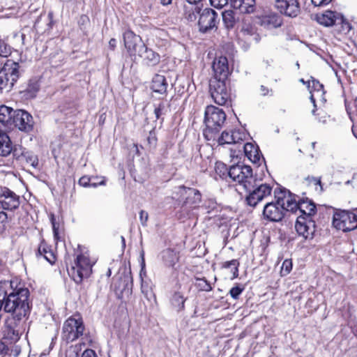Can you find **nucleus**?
<instances>
[{
    "label": "nucleus",
    "mask_w": 357,
    "mask_h": 357,
    "mask_svg": "<svg viewBox=\"0 0 357 357\" xmlns=\"http://www.w3.org/2000/svg\"><path fill=\"white\" fill-rule=\"evenodd\" d=\"M31 310L29 303V291L26 288L13 289L10 293L6 291L4 312L11 313L13 319L21 322L26 319Z\"/></svg>",
    "instance_id": "nucleus-1"
},
{
    "label": "nucleus",
    "mask_w": 357,
    "mask_h": 357,
    "mask_svg": "<svg viewBox=\"0 0 357 357\" xmlns=\"http://www.w3.org/2000/svg\"><path fill=\"white\" fill-rule=\"evenodd\" d=\"M225 120L226 114L222 109L213 105L207 106L204 112V123L206 126L203 133L204 137L208 141L215 140Z\"/></svg>",
    "instance_id": "nucleus-2"
},
{
    "label": "nucleus",
    "mask_w": 357,
    "mask_h": 357,
    "mask_svg": "<svg viewBox=\"0 0 357 357\" xmlns=\"http://www.w3.org/2000/svg\"><path fill=\"white\" fill-rule=\"evenodd\" d=\"M20 75L19 63L11 59L7 60L0 70V91H10Z\"/></svg>",
    "instance_id": "nucleus-3"
},
{
    "label": "nucleus",
    "mask_w": 357,
    "mask_h": 357,
    "mask_svg": "<svg viewBox=\"0 0 357 357\" xmlns=\"http://www.w3.org/2000/svg\"><path fill=\"white\" fill-rule=\"evenodd\" d=\"M228 175L245 190H250L255 187L256 179L253 177L252 169L248 165H232L229 168Z\"/></svg>",
    "instance_id": "nucleus-4"
},
{
    "label": "nucleus",
    "mask_w": 357,
    "mask_h": 357,
    "mask_svg": "<svg viewBox=\"0 0 357 357\" xmlns=\"http://www.w3.org/2000/svg\"><path fill=\"white\" fill-rule=\"evenodd\" d=\"M92 271L89 256L80 254L77 256L75 265L68 268L69 276L77 284H80L84 278L90 275Z\"/></svg>",
    "instance_id": "nucleus-5"
},
{
    "label": "nucleus",
    "mask_w": 357,
    "mask_h": 357,
    "mask_svg": "<svg viewBox=\"0 0 357 357\" xmlns=\"http://www.w3.org/2000/svg\"><path fill=\"white\" fill-rule=\"evenodd\" d=\"M84 326L83 320L79 314L69 317L63 324L62 336L68 342L78 339L83 335Z\"/></svg>",
    "instance_id": "nucleus-6"
},
{
    "label": "nucleus",
    "mask_w": 357,
    "mask_h": 357,
    "mask_svg": "<svg viewBox=\"0 0 357 357\" xmlns=\"http://www.w3.org/2000/svg\"><path fill=\"white\" fill-rule=\"evenodd\" d=\"M333 226L344 232L351 231L357 228V214L347 211H337L333 215Z\"/></svg>",
    "instance_id": "nucleus-7"
},
{
    "label": "nucleus",
    "mask_w": 357,
    "mask_h": 357,
    "mask_svg": "<svg viewBox=\"0 0 357 357\" xmlns=\"http://www.w3.org/2000/svg\"><path fill=\"white\" fill-rule=\"evenodd\" d=\"M210 93L214 102L219 105H225L231 100L230 92L227 82L210 80Z\"/></svg>",
    "instance_id": "nucleus-8"
},
{
    "label": "nucleus",
    "mask_w": 357,
    "mask_h": 357,
    "mask_svg": "<svg viewBox=\"0 0 357 357\" xmlns=\"http://www.w3.org/2000/svg\"><path fill=\"white\" fill-rule=\"evenodd\" d=\"M272 186L267 183L259 185L255 183V187L250 190H245L248 195L245 197V202L248 205L255 207L257 204L271 195Z\"/></svg>",
    "instance_id": "nucleus-9"
},
{
    "label": "nucleus",
    "mask_w": 357,
    "mask_h": 357,
    "mask_svg": "<svg viewBox=\"0 0 357 357\" xmlns=\"http://www.w3.org/2000/svg\"><path fill=\"white\" fill-rule=\"evenodd\" d=\"M33 120L32 116L27 112L22 109L15 110L12 120V128H17L26 132L32 130Z\"/></svg>",
    "instance_id": "nucleus-10"
},
{
    "label": "nucleus",
    "mask_w": 357,
    "mask_h": 357,
    "mask_svg": "<svg viewBox=\"0 0 357 357\" xmlns=\"http://www.w3.org/2000/svg\"><path fill=\"white\" fill-rule=\"evenodd\" d=\"M179 193L181 195H187L185 201L181 206L182 212L186 211L188 207L192 208L198 207L202 202V195L198 190L181 185L179 186Z\"/></svg>",
    "instance_id": "nucleus-11"
},
{
    "label": "nucleus",
    "mask_w": 357,
    "mask_h": 357,
    "mask_svg": "<svg viewBox=\"0 0 357 357\" xmlns=\"http://www.w3.org/2000/svg\"><path fill=\"white\" fill-rule=\"evenodd\" d=\"M315 227V222L307 217H298L295 224L297 234L305 240L313 238Z\"/></svg>",
    "instance_id": "nucleus-12"
},
{
    "label": "nucleus",
    "mask_w": 357,
    "mask_h": 357,
    "mask_svg": "<svg viewBox=\"0 0 357 357\" xmlns=\"http://www.w3.org/2000/svg\"><path fill=\"white\" fill-rule=\"evenodd\" d=\"M20 325L16 319H6L2 331L3 340L10 344L17 342L20 339Z\"/></svg>",
    "instance_id": "nucleus-13"
},
{
    "label": "nucleus",
    "mask_w": 357,
    "mask_h": 357,
    "mask_svg": "<svg viewBox=\"0 0 357 357\" xmlns=\"http://www.w3.org/2000/svg\"><path fill=\"white\" fill-rule=\"evenodd\" d=\"M280 192L278 190H274L275 198L278 200V204L280 205L286 211L296 212V206L298 202L296 201L294 197H292L291 193L285 188H280Z\"/></svg>",
    "instance_id": "nucleus-14"
},
{
    "label": "nucleus",
    "mask_w": 357,
    "mask_h": 357,
    "mask_svg": "<svg viewBox=\"0 0 357 357\" xmlns=\"http://www.w3.org/2000/svg\"><path fill=\"white\" fill-rule=\"evenodd\" d=\"M20 197L8 188H1L0 207L4 210L13 211L20 206Z\"/></svg>",
    "instance_id": "nucleus-15"
},
{
    "label": "nucleus",
    "mask_w": 357,
    "mask_h": 357,
    "mask_svg": "<svg viewBox=\"0 0 357 357\" xmlns=\"http://www.w3.org/2000/svg\"><path fill=\"white\" fill-rule=\"evenodd\" d=\"M214 76L211 80L227 82L229 74L228 60L226 56L215 58L212 65Z\"/></svg>",
    "instance_id": "nucleus-16"
},
{
    "label": "nucleus",
    "mask_w": 357,
    "mask_h": 357,
    "mask_svg": "<svg viewBox=\"0 0 357 357\" xmlns=\"http://www.w3.org/2000/svg\"><path fill=\"white\" fill-rule=\"evenodd\" d=\"M218 15L211 8H205L200 13L198 25L199 31L206 33L215 26Z\"/></svg>",
    "instance_id": "nucleus-17"
},
{
    "label": "nucleus",
    "mask_w": 357,
    "mask_h": 357,
    "mask_svg": "<svg viewBox=\"0 0 357 357\" xmlns=\"http://www.w3.org/2000/svg\"><path fill=\"white\" fill-rule=\"evenodd\" d=\"M284 211L278 204V200L266 203L264 207L263 215L264 219L271 222H280L284 216Z\"/></svg>",
    "instance_id": "nucleus-18"
},
{
    "label": "nucleus",
    "mask_w": 357,
    "mask_h": 357,
    "mask_svg": "<svg viewBox=\"0 0 357 357\" xmlns=\"http://www.w3.org/2000/svg\"><path fill=\"white\" fill-rule=\"evenodd\" d=\"M275 6L281 13L288 17H295L300 13L297 0H275Z\"/></svg>",
    "instance_id": "nucleus-19"
},
{
    "label": "nucleus",
    "mask_w": 357,
    "mask_h": 357,
    "mask_svg": "<svg viewBox=\"0 0 357 357\" xmlns=\"http://www.w3.org/2000/svg\"><path fill=\"white\" fill-rule=\"evenodd\" d=\"M132 47L138 52L139 56L146 61L147 65L155 66L159 63L160 54L148 46H132Z\"/></svg>",
    "instance_id": "nucleus-20"
},
{
    "label": "nucleus",
    "mask_w": 357,
    "mask_h": 357,
    "mask_svg": "<svg viewBox=\"0 0 357 357\" xmlns=\"http://www.w3.org/2000/svg\"><path fill=\"white\" fill-rule=\"evenodd\" d=\"M341 19L342 14L340 13L332 10H326L316 15L317 22L325 26H335L337 22L341 21Z\"/></svg>",
    "instance_id": "nucleus-21"
},
{
    "label": "nucleus",
    "mask_w": 357,
    "mask_h": 357,
    "mask_svg": "<svg viewBox=\"0 0 357 357\" xmlns=\"http://www.w3.org/2000/svg\"><path fill=\"white\" fill-rule=\"evenodd\" d=\"M298 211L300 215L298 217H307L312 219V215L316 213V206L314 203L306 198L298 201L296 211Z\"/></svg>",
    "instance_id": "nucleus-22"
},
{
    "label": "nucleus",
    "mask_w": 357,
    "mask_h": 357,
    "mask_svg": "<svg viewBox=\"0 0 357 357\" xmlns=\"http://www.w3.org/2000/svg\"><path fill=\"white\" fill-rule=\"evenodd\" d=\"M160 255L164 265L167 267L174 268L179 260V252L171 248L164 250Z\"/></svg>",
    "instance_id": "nucleus-23"
},
{
    "label": "nucleus",
    "mask_w": 357,
    "mask_h": 357,
    "mask_svg": "<svg viewBox=\"0 0 357 357\" xmlns=\"http://www.w3.org/2000/svg\"><path fill=\"white\" fill-rule=\"evenodd\" d=\"M36 257L38 259L43 258L45 259L51 264H53L56 259L55 255L52 249L44 241H41L38 248Z\"/></svg>",
    "instance_id": "nucleus-24"
},
{
    "label": "nucleus",
    "mask_w": 357,
    "mask_h": 357,
    "mask_svg": "<svg viewBox=\"0 0 357 357\" xmlns=\"http://www.w3.org/2000/svg\"><path fill=\"white\" fill-rule=\"evenodd\" d=\"M15 111L6 105L0 106V123L6 129H12V120Z\"/></svg>",
    "instance_id": "nucleus-25"
},
{
    "label": "nucleus",
    "mask_w": 357,
    "mask_h": 357,
    "mask_svg": "<svg viewBox=\"0 0 357 357\" xmlns=\"http://www.w3.org/2000/svg\"><path fill=\"white\" fill-rule=\"evenodd\" d=\"M231 6L241 13H250L255 10V0H230Z\"/></svg>",
    "instance_id": "nucleus-26"
},
{
    "label": "nucleus",
    "mask_w": 357,
    "mask_h": 357,
    "mask_svg": "<svg viewBox=\"0 0 357 357\" xmlns=\"http://www.w3.org/2000/svg\"><path fill=\"white\" fill-rule=\"evenodd\" d=\"M167 85L165 76L155 75L152 79L151 88L155 93L165 95L167 93Z\"/></svg>",
    "instance_id": "nucleus-27"
},
{
    "label": "nucleus",
    "mask_w": 357,
    "mask_h": 357,
    "mask_svg": "<svg viewBox=\"0 0 357 357\" xmlns=\"http://www.w3.org/2000/svg\"><path fill=\"white\" fill-rule=\"evenodd\" d=\"M244 152L245 155L254 163L259 161L261 155L259 149L252 143H246L244 146Z\"/></svg>",
    "instance_id": "nucleus-28"
},
{
    "label": "nucleus",
    "mask_w": 357,
    "mask_h": 357,
    "mask_svg": "<svg viewBox=\"0 0 357 357\" xmlns=\"http://www.w3.org/2000/svg\"><path fill=\"white\" fill-rule=\"evenodd\" d=\"M261 24L268 28H277L281 26L282 19L277 14L265 15L261 20Z\"/></svg>",
    "instance_id": "nucleus-29"
},
{
    "label": "nucleus",
    "mask_w": 357,
    "mask_h": 357,
    "mask_svg": "<svg viewBox=\"0 0 357 357\" xmlns=\"http://www.w3.org/2000/svg\"><path fill=\"white\" fill-rule=\"evenodd\" d=\"M13 148L9 137L4 132H0V155L6 156L10 153Z\"/></svg>",
    "instance_id": "nucleus-30"
},
{
    "label": "nucleus",
    "mask_w": 357,
    "mask_h": 357,
    "mask_svg": "<svg viewBox=\"0 0 357 357\" xmlns=\"http://www.w3.org/2000/svg\"><path fill=\"white\" fill-rule=\"evenodd\" d=\"M40 89V84L37 79H30L26 89L24 91V96L27 98H33L36 96Z\"/></svg>",
    "instance_id": "nucleus-31"
},
{
    "label": "nucleus",
    "mask_w": 357,
    "mask_h": 357,
    "mask_svg": "<svg viewBox=\"0 0 357 357\" xmlns=\"http://www.w3.org/2000/svg\"><path fill=\"white\" fill-rule=\"evenodd\" d=\"M185 300L186 298L180 292H175L172 296L171 303L177 312H181L185 308Z\"/></svg>",
    "instance_id": "nucleus-32"
},
{
    "label": "nucleus",
    "mask_w": 357,
    "mask_h": 357,
    "mask_svg": "<svg viewBox=\"0 0 357 357\" xmlns=\"http://www.w3.org/2000/svg\"><path fill=\"white\" fill-rule=\"evenodd\" d=\"M222 15L225 26L227 29L233 28L236 22L235 12L231 10H227L224 11Z\"/></svg>",
    "instance_id": "nucleus-33"
},
{
    "label": "nucleus",
    "mask_w": 357,
    "mask_h": 357,
    "mask_svg": "<svg viewBox=\"0 0 357 357\" xmlns=\"http://www.w3.org/2000/svg\"><path fill=\"white\" fill-rule=\"evenodd\" d=\"M236 132H227L224 131L222 132L220 137L218 138V142L219 144H234L236 143L238 139H236Z\"/></svg>",
    "instance_id": "nucleus-34"
},
{
    "label": "nucleus",
    "mask_w": 357,
    "mask_h": 357,
    "mask_svg": "<svg viewBox=\"0 0 357 357\" xmlns=\"http://www.w3.org/2000/svg\"><path fill=\"white\" fill-rule=\"evenodd\" d=\"M22 158H24L26 162L30 164L33 168H38L39 161L38 156L33 154L31 151H22L21 153Z\"/></svg>",
    "instance_id": "nucleus-35"
},
{
    "label": "nucleus",
    "mask_w": 357,
    "mask_h": 357,
    "mask_svg": "<svg viewBox=\"0 0 357 357\" xmlns=\"http://www.w3.org/2000/svg\"><path fill=\"white\" fill-rule=\"evenodd\" d=\"M342 20L337 22L335 26L337 27V31L342 33L343 35H347L351 30L352 26L351 24L346 20L342 15Z\"/></svg>",
    "instance_id": "nucleus-36"
},
{
    "label": "nucleus",
    "mask_w": 357,
    "mask_h": 357,
    "mask_svg": "<svg viewBox=\"0 0 357 357\" xmlns=\"http://www.w3.org/2000/svg\"><path fill=\"white\" fill-rule=\"evenodd\" d=\"M238 266L239 262L237 259L225 261L222 264V268H231V271L232 272V279L236 278L238 276Z\"/></svg>",
    "instance_id": "nucleus-37"
},
{
    "label": "nucleus",
    "mask_w": 357,
    "mask_h": 357,
    "mask_svg": "<svg viewBox=\"0 0 357 357\" xmlns=\"http://www.w3.org/2000/svg\"><path fill=\"white\" fill-rule=\"evenodd\" d=\"M123 40L124 45H137L140 40V37L131 31H127L123 33Z\"/></svg>",
    "instance_id": "nucleus-38"
},
{
    "label": "nucleus",
    "mask_w": 357,
    "mask_h": 357,
    "mask_svg": "<svg viewBox=\"0 0 357 357\" xmlns=\"http://www.w3.org/2000/svg\"><path fill=\"white\" fill-rule=\"evenodd\" d=\"M91 178L86 176H82L79 181H78V183L83 186V187H96L98 185H105V180L102 179L100 182L98 183H91Z\"/></svg>",
    "instance_id": "nucleus-39"
},
{
    "label": "nucleus",
    "mask_w": 357,
    "mask_h": 357,
    "mask_svg": "<svg viewBox=\"0 0 357 357\" xmlns=\"http://www.w3.org/2000/svg\"><path fill=\"white\" fill-rule=\"evenodd\" d=\"M196 285L202 291H210L212 290L211 284L205 278H197Z\"/></svg>",
    "instance_id": "nucleus-40"
},
{
    "label": "nucleus",
    "mask_w": 357,
    "mask_h": 357,
    "mask_svg": "<svg viewBox=\"0 0 357 357\" xmlns=\"http://www.w3.org/2000/svg\"><path fill=\"white\" fill-rule=\"evenodd\" d=\"M166 112L165 104L164 102H160L157 106L155 107L154 114L156 119H160L161 116Z\"/></svg>",
    "instance_id": "nucleus-41"
},
{
    "label": "nucleus",
    "mask_w": 357,
    "mask_h": 357,
    "mask_svg": "<svg viewBox=\"0 0 357 357\" xmlns=\"http://www.w3.org/2000/svg\"><path fill=\"white\" fill-rule=\"evenodd\" d=\"M13 54H17V51L13 52L10 46H0V56L1 57H13Z\"/></svg>",
    "instance_id": "nucleus-42"
},
{
    "label": "nucleus",
    "mask_w": 357,
    "mask_h": 357,
    "mask_svg": "<svg viewBox=\"0 0 357 357\" xmlns=\"http://www.w3.org/2000/svg\"><path fill=\"white\" fill-rule=\"evenodd\" d=\"M292 269V263L289 259H285L282 265L281 273L282 275H288Z\"/></svg>",
    "instance_id": "nucleus-43"
},
{
    "label": "nucleus",
    "mask_w": 357,
    "mask_h": 357,
    "mask_svg": "<svg viewBox=\"0 0 357 357\" xmlns=\"http://www.w3.org/2000/svg\"><path fill=\"white\" fill-rule=\"evenodd\" d=\"M8 215L4 211H0V234H3L7 225Z\"/></svg>",
    "instance_id": "nucleus-44"
},
{
    "label": "nucleus",
    "mask_w": 357,
    "mask_h": 357,
    "mask_svg": "<svg viewBox=\"0 0 357 357\" xmlns=\"http://www.w3.org/2000/svg\"><path fill=\"white\" fill-rule=\"evenodd\" d=\"M243 290L244 287L238 284L230 289L229 294L234 299H238Z\"/></svg>",
    "instance_id": "nucleus-45"
},
{
    "label": "nucleus",
    "mask_w": 357,
    "mask_h": 357,
    "mask_svg": "<svg viewBox=\"0 0 357 357\" xmlns=\"http://www.w3.org/2000/svg\"><path fill=\"white\" fill-rule=\"evenodd\" d=\"M260 36L258 33L248 34L246 38L247 42L249 43H257L260 42Z\"/></svg>",
    "instance_id": "nucleus-46"
},
{
    "label": "nucleus",
    "mask_w": 357,
    "mask_h": 357,
    "mask_svg": "<svg viewBox=\"0 0 357 357\" xmlns=\"http://www.w3.org/2000/svg\"><path fill=\"white\" fill-rule=\"evenodd\" d=\"M211 4L215 8H222L227 4L228 0H210Z\"/></svg>",
    "instance_id": "nucleus-47"
},
{
    "label": "nucleus",
    "mask_w": 357,
    "mask_h": 357,
    "mask_svg": "<svg viewBox=\"0 0 357 357\" xmlns=\"http://www.w3.org/2000/svg\"><path fill=\"white\" fill-rule=\"evenodd\" d=\"M149 219V214L146 211L142 210L139 212V220L143 226L146 225V222Z\"/></svg>",
    "instance_id": "nucleus-48"
},
{
    "label": "nucleus",
    "mask_w": 357,
    "mask_h": 357,
    "mask_svg": "<svg viewBox=\"0 0 357 357\" xmlns=\"http://www.w3.org/2000/svg\"><path fill=\"white\" fill-rule=\"evenodd\" d=\"M8 344V342H4L0 340V354L6 356L8 354L9 348Z\"/></svg>",
    "instance_id": "nucleus-49"
},
{
    "label": "nucleus",
    "mask_w": 357,
    "mask_h": 357,
    "mask_svg": "<svg viewBox=\"0 0 357 357\" xmlns=\"http://www.w3.org/2000/svg\"><path fill=\"white\" fill-rule=\"evenodd\" d=\"M307 181H309L310 183H313L315 185H319L320 187V191H323L322 184L321 181V178H316V177H310L308 176L306 178Z\"/></svg>",
    "instance_id": "nucleus-50"
},
{
    "label": "nucleus",
    "mask_w": 357,
    "mask_h": 357,
    "mask_svg": "<svg viewBox=\"0 0 357 357\" xmlns=\"http://www.w3.org/2000/svg\"><path fill=\"white\" fill-rule=\"evenodd\" d=\"M333 0H311L314 6H324L330 3Z\"/></svg>",
    "instance_id": "nucleus-51"
},
{
    "label": "nucleus",
    "mask_w": 357,
    "mask_h": 357,
    "mask_svg": "<svg viewBox=\"0 0 357 357\" xmlns=\"http://www.w3.org/2000/svg\"><path fill=\"white\" fill-rule=\"evenodd\" d=\"M12 38L16 39L15 41H12L13 43H24V35L23 33H15L12 35Z\"/></svg>",
    "instance_id": "nucleus-52"
},
{
    "label": "nucleus",
    "mask_w": 357,
    "mask_h": 357,
    "mask_svg": "<svg viewBox=\"0 0 357 357\" xmlns=\"http://www.w3.org/2000/svg\"><path fill=\"white\" fill-rule=\"evenodd\" d=\"M81 357H98L93 349H87L82 354Z\"/></svg>",
    "instance_id": "nucleus-53"
},
{
    "label": "nucleus",
    "mask_w": 357,
    "mask_h": 357,
    "mask_svg": "<svg viewBox=\"0 0 357 357\" xmlns=\"http://www.w3.org/2000/svg\"><path fill=\"white\" fill-rule=\"evenodd\" d=\"M4 301H6V291L0 289V310H4Z\"/></svg>",
    "instance_id": "nucleus-54"
},
{
    "label": "nucleus",
    "mask_w": 357,
    "mask_h": 357,
    "mask_svg": "<svg viewBox=\"0 0 357 357\" xmlns=\"http://www.w3.org/2000/svg\"><path fill=\"white\" fill-rule=\"evenodd\" d=\"M312 87L314 90L319 91H321L324 88L323 84H320L319 81L312 79Z\"/></svg>",
    "instance_id": "nucleus-55"
},
{
    "label": "nucleus",
    "mask_w": 357,
    "mask_h": 357,
    "mask_svg": "<svg viewBox=\"0 0 357 357\" xmlns=\"http://www.w3.org/2000/svg\"><path fill=\"white\" fill-rule=\"evenodd\" d=\"M22 151H25L22 147H20L19 149L15 148L13 151L14 155H15L17 158L22 157Z\"/></svg>",
    "instance_id": "nucleus-56"
},
{
    "label": "nucleus",
    "mask_w": 357,
    "mask_h": 357,
    "mask_svg": "<svg viewBox=\"0 0 357 357\" xmlns=\"http://www.w3.org/2000/svg\"><path fill=\"white\" fill-rule=\"evenodd\" d=\"M52 229L54 231V235L56 238H57L58 236V227H56V223L54 221V219H52Z\"/></svg>",
    "instance_id": "nucleus-57"
},
{
    "label": "nucleus",
    "mask_w": 357,
    "mask_h": 357,
    "mask_svg": "<svg viewBox=\"0 0 357 357\" xmlns=\"http://www.w3.org/2000/svg\"><path fill=\"white\" fill-rule=\"evenodd\" d=\"M260 91L263 96H266L270 90L266 86H265L264 85H261Z\"/></svg>",
    "instance_id": "nucleus-58"
},
{
    "label": "nucleus",
    "mask_w": 357,
    "mask_h": 357,
    "mask_svg": "<svg viewBox=\"0 0 357 357\" xmlns=\"http://www.w3.org/2000/svg\"><path fill=\"white\" fill-rule=\"evenodd\" d=\"M310 100L311 102H312L313 105H314V107L316 108L317 107V105H316V101H315V99L314 98V96L312 94L310 96ZM312 114H315V109H314L312 112Z\"/></svg>",
    "instance_id": "nucleus-59"
},
{
    "label": "nucleus",
    "mask_w": 357,
    "mask_h": 357,
    "mask_svg": "<svg viewBox=\"0 0 357 357\" xmlns=\"http://www.w3.org/2000/svg\"><path fill=\"white\" fill-rule=\"evenodd\" d=\"M172 2V0H160V3L162 6H168L171 4Z\"/></svg>",
    "instance_id": "nucleus-60"
},
{
    "label": "nucleus",
    "mask_w": 357,
    "mask_h": 357,
    "mask_svg": "<svg viewBox=\"0 0 357 357\" xmlns=\"http://www.w3.org/2000/svg\"><path fill=\"white\" fill-rule=\"evenodd\" d=\"M188 3L193 4L197 3V2L200 1L201 0H186Z\"/></svg>",
    "instance_id": "nucleus-61"
},
{
    "label": "nucleus",
    "mask_w": 357,
    "mask_h": 357,
    "mask_svg": "<svg viewBox=\"0 0 357 357\" xmlns=\"http://www.w3.org/2000/svg\"><path fill=\"white\" fill-rule=\"evenodd\" d=\"M152 139H153V140H155V139H154V138H152V139H151L150 137H148V140H149V143H151V142H152Z\"/></svg>",
    "instance_id": "nucleus-62"
},
{
    "label": "nucleus",
    "mask_w": 357,
    "mask_h": 357,
    "mask_svg": "<svg viewBox=\"0 0 357 357\" xmlns=\"http://www.w3.org/2000/svg\"><path fill=\"white\" fill-rule=\"evenodd\" d=\"M121 240H122L123 244L125 245V238L123 236H121Z\"/></svg>",
    "instance_id": "nucleus-63"
},
{
    "label": "nucleus",
    "mask_w": 357,
    "mask_h": 357,
    "mask_svg": "<svg viewBox=\"0 0 357 357\" xmlns=\"http://www.w3.org/2000/svg\"><path fill=\"white\" fill-rule=\"evenodd\" d=\"M354 104H355V107L357 108V99L355 100Z\"/></svg>",
    "instance_id": "nucleus-64"
}]
</instances>
